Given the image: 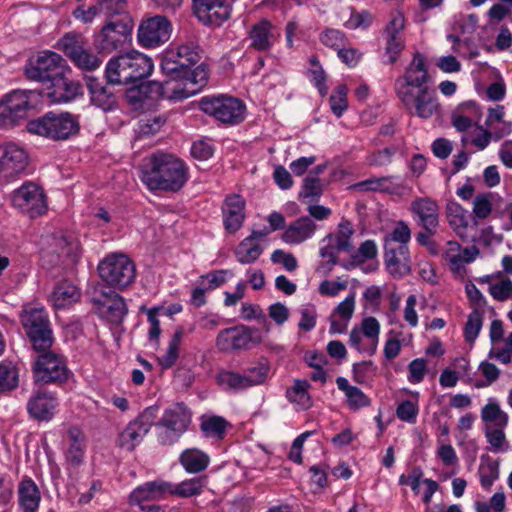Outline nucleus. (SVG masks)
Returning a JSON list of instances; mask_svg holds the SVG:
<instances>
[{
  "label": "nucleus",
  "instance_id": "obj_1",
  "mask_svg": "<svg viewBox=\"0 0 512 512\" xmlns=\"http://www.w3.org/2000/svg\"><path fill=\"white\" fill-rule=\"evenodd\" d=\"M429 81L426 59L416 53L404 74L394 84L399 101L410 115L429 119L439 114L440 104L435 91L428 87Z\"/></svg>",
  "mask_w": 512,
  "mask_h": 512
},
{
  "label": "nucleus",
  "instance_id": "obj_2",
  "mask_svg": "<svg viewBox=\"0 0 512 512\" xmlns=\"http://www.w3.org/2000/svg\"><path fill=\"white\" fill-rule=\"evenodd\" d=\"M141 181L151 191L178 192L188 181V168L176 156L154 153L141 165Z\"/></svg>",
  "mask_w": 512,
  "mask_h": 512
},
{
  "label": "nucleus",
  "instance_id": "obj_3",
  "mask_svg": "<svg viewBox=\"0 0 512 512\" xmlns=\"http://www.w3.org/2000/svg\"><path fill=\"white\" fill-rule=\"evenodd\" d=\"M153 70L152 59L138 51L112 57L105 69L108 84L126 85L148 77Z\"/></svg>",
  "mask_w": 512,
  "mask_h": 512
},
{
  "label": "nucleus",
  "instance_id": "obj_4",
  "mask_svg": "<svg viewBox=\"0 0 512 512\" xmlns=\"http://www.w3.org/2000/svg\"><path fill=\"white\" fill-rule=\"evenodd\" d=\"M27 130L32 134L51 140H66L78 133L79 122L74 115L68 112H47L43 116L29 121Z\"/></svg>",
  "mask_w": 512,
  "mask_h": 512
},
{
  "label": "nucleus",
  "instance_id": "obj_5",
  "mask_svg": "<svg viewBox=\"0 0 512 512\" xmlns=\"http://www.w3.org/2000/svg\"><path fill=\"white\" fill-rule=\"evenodd\" d=\"M20 318L35 351H45L52 347L54 342L53 333L48 314L43 308L26 307Z\"/></svg>",
  "mask_w": 512,
  "mask_h": 512
},
{
  "label": "nucleus",
  "instance_id": "obj_6",
  "mask_svg": "<svg viewBox=\"0 0 512 512\" xmlns=\"http://www.w3.org/2000/svg\"><path fill=\"white\" fill-rule=\"evenodd\" d=\"M191 423V412L184 403H175L165 409L159 421H154L157 438L162 445H171L179 440Z\"/></svg>",
  "mask_w": 512,
  "mask_h": 512
},
{
  "label": "nucleus",
  "instance_id": "obj_7",
  "mask_svg": "<svg viewBox=\"0 0 512 512\" xmlns=\"http://www.w3.org/2000/svg\"><path fill=\"white\" fill-rule=\"evenodd\" d=\"M100 278L109 286L123 289L135 279L136 268L133 261L125 254L112 253L98 265Z\"/></svg>",
  "mask_w": 512,
  "mask_h": 512
},
{
  "label": "nucleus",
  "instance_id": "obj_8",
  "mask_svg": "<svg viewBox=\"0 0 512 512\" xmlns=\"http://www.w3.org/2000/svg\"><path fill=\"white\" fill-rule=\"evenodd\" d=\"M201 59L199 46L189 41L176 49L168 50L161 61L162 71L172 80L186 78L190 68L196 65Z\"/></svg>",
  "mask_w": 512,
  "mask_h": 512
},
{
  "label": "nucleus",
  "instance_id": "obj_9",
  "mask_svg": "<svg viewBox=\"0 0 512 512\" xmlns=\"http://www.w3.org/2000/svg\"><path fill=\"white\" fill-rule=\"evenodd\" d=\"M133 30L131 16L123 19L110 20L101 28L95 37L96 47L104 53H112L124 48L130 41Z\"/></svg>",
  "mask_w": 512,
  "mask_h": 512
},
{
  "label": "nucleus",
  "instance_id": "obj_10",
  "mask_svg": "<svg viewBox=\"0 0 512 512\" xmlns=\"http://www.w3.org/2000/svg\"><path fill=\"white\" fill-rule=\"evenodd\" d=\"M40 354L33 365L34 380L44 384H62L69 377V369L62 355L50 349L38 351Z\"/></svg>",
  "mask_w": 512,
  "mask_h": 512
},
{
  "label": "nucleus",
  "instance_id": "obj_11",
  "mask_svg": "<svg viewBox=\"0 0 512 512\" xmlns=\"http://www.w3.org/2000/svg\"><path fill=\"white\" fill-rule=\"evenodd\" d=\"M200 109L218 121L235 125L243 121L245 106L234 98L228 96L204 97L199 103Z\"/></svg>",
  "mask_w": 512,
  "mask_h": 512
},
{
  "label": "nucleus",
  "instance_id": "obj_12",
  "mask_svg": "<svg viewBox=\"0 0 512 512\" xmlns=\"http://www.w3.org/2000/svg\"><path fill=\"white\" fill-rule=\"evenodd\" d=\"M158 408L147 407L137 418L130 421L122 432H120L117 444L120 448L133 451L150 431L157 418Z\"/></svg>",
  "mask_w": 512,
  "mask_h": 512
},
{
  "label": "nucleus",
  "instance_id": "obj_13",
  "mask_svg": "<svg viewBox=\"0 0 512 512\" xmlns=\"http://www.w3.org/2000/svg\"><path fill=\"white\" fill-rule=\"evenodd\" d=\"M65 63V60L59 54L45 51L26 65L25 74L30 80L48 85L53 79L65 72Z\"/></svg>",
  "mask_w": 512,
  "mask_h": 512
},
{
  "label": "nucleus",
  "instance_id": "obj_14",
  "mask_svg": "<svg viewBox=\"0 0 512 512\" xmlns=\"http://www.w3.org/2000/svg\"><path fill=\"white\" fill-rule=\"evenodd\" d=\"M32 92L15 90L0 100V128L16 126L27 116L33 107L29 98Z\"/></svg>",
  "mask_w": 512,
  "mask_h": 512
},
{
  "label": "nucleus",
  "instance_id": "obj_15",
  "mask_svg": "<svg viewBox=\"0 0 512 512\" xmlns=\"http://www.w3.org/2000/svg\"><path fill=\"white\" fill-rule=\"evenodd\" d=\"M12 203L30 218L40 216L47 210L44 191L33 182H26L16 189L12 194Z\"/></svg>",
  "mask_w": 512,
  "mask_h": 512
},
{
  "label": "nucleus",
  "instance_id": "obj_16",
  "mask_svg": "<svg viewBox=\"0 0 512 512\" xmlns=\"http://www.w3.org/2000/svg\"><path fill=\"white\" fill-rule=\"evenodd\" d=\"M92 301L99 316L113 324H120L128 311L123 297L105 287L95 291Z\"/></svg>",
  "mask_w": 512,
  "mask_h": 512
},
{
  "label": "nucleus",
  "instance_id": "obj_17",
  "mask_svg": "<svg viewBox=\"0 0 512 512\" xmlns=\"http://www.w3.org/2000/svg\"><path fill=\"white\" fill-rule=\"evenodd\" d=\"M261 342L262 336L258 330L247 326L226 328L220 331L216 338V346L223 352L246 349L250 343Z\"/></svg>",
  "mask_w": 512,
  "mask_h": 512
},
{
  "label": "nucleus",
  "instance_id": "obj_18",
  "mask_svg": "<svg viewBox=\"0 0 512 512\" xmlns=\"http://www.w3.org/2000/svg\"><path fill=\"white\" fill-rule=\"evenodd\" d=\"M45 243L47 247L42 251V259L52 256L49 262L53 265H57L61 258H69L74 262L80 255V244L72 235L58 232L48 236Z\"/></svg>",
  "mask_w": 512,
  "mask_h": 512
},
{
  "label": "nucleus",
  "instance_id": "obj_19",
  "mask_svg": "<svg viewBox=\"0 0 512 512\" xmlns=\"http://www.w3.org/2000/svg\"><path fill=\"white\" fill-rule=\"evenodd\" d=\"M27 152L14 143L0 145V179L10 180L23 174L28 166Z\"/></svg>",
  "mask_w": 512,
  "mask_h": 512
},
{
  "label": "nucleus",
  "instance_id": "obj_20",
  "mask_svg": "<svg viewBox=\"0 0 512 512\" xmlns=\"http://www.w3.org/2000/svg\"><path fill=\"white\" fill-rule=\"evenodd\" d=\"M60 45L64 54L80 69L92 71L101 64V60L85 48L81 36L66 34Z\"/></svg>",
  "mask_w": 512,
  "mask_h": 512
},
{
  "label": "nucleus",
  "instance_id": "obj_21",
  "mask_svg": "<svg viewBox=\"0 0 512 512\" xmlns=\"http://www.w3.org/2000/svg\"><path fill=\"white\" fill-rule=\"evenodd\" d=\"M171 35V24L164 16H155L143 21L138 29V40L144 47L153 48L167 42Z\"/></svg>",
  "mask_w": 512,
  "mask_h": 512
},
{
  "label": "nucleus",
  "instance_id": "obj_22",
  "mask_svg": "<svg viewBox=\"0 0 512 512\" xmlns=\"http://www.w3.org/2000/svg\"><path fill=\"white\" fill-rule=\"evenodd\" d=\"M46 90V95L52 103H64L81 94V85L70 77V71L66 68L65 72L47 85Z\"/></svg>",
  "mask_w": 512,
  "mask_h": 512
},
{
  "label": "nucleus",
  "instance_id": "obj_23",
  "mask_svg": "<svg viewBox=\"0 0 512 512\" xmlns=\"http://www.w3.org/2000/svg\"><path fill=\"white\" fill-rule=\"evenodd\" d=\"M384 263L393 277L402 278L411 272V259L407 245L384 244Z\"/></svg>",
  "mask_w": 512,
  "mask_h": 512
},
{
  "label": "nucleus",
  "instance_id": "obj_24",
  "mask_svg": "<svg viewBox=\"0 0 512 512\" xmlns=\"http://www.w3.org/2000/svg\"><path fill=\"white\" fill-rule=\"evenodd\" d=\"M195 14L200 21L219 26L230 17V6L225 0H193Z\"/></svg>",
  "mask_w": 512,
  "mask_h": 512
},
{
  "label": "nucleus",
  "instance_id": "obj_25",
  "mask_svg": "<svg viewBox=\"0 0 512 512\" xmlns=\"http://www.w3.org/2000/svg\"><path fill=\"white\" fill-rule=\"evenodd\" d=\"M410 210L423 230H437L439 226V206L429 197L417 198L411 202Z\"/></svg>",
  "mask_w": 512,
  "mask_h": 512
},
{
  "label": "nucleus",
  "instance_id": "obj_26",
  "mask_svg": "<svg viewBox=\"0 0 512 512\" xmlns=\"http://www.w3.org/2000/svg\"><path fill=\"white\" fill-rule=\"evenodd\" d=\"M245 199L239 194L228 195L222 205L223 224L229 233L237 232L245 219Z\"/></svg>",
  "mask_w": 512,
  "mask_h": 512
},
{
  "label": "nucleus",
  "instance_id": "obj_27",
  "mask_svg": "<svg viewBox=\"0 0 512 512\" xmlns=\"http://www.w3.org/2000/svg\"><path fill=\"white\" fill-rule=\"evenodd\" d=\"M56 407L57 399L55 395L43 389L35 391L27 403L28 413L39 421L52 419Z\"/></svg>",
  "mask_w": 512,
  "mask_h": 512
},
{
  "label": "nucleus",
  "instance_id": "obj_28",
  "mask_svg": "<svg viewBox=\"0 0 512 512\" xmlns=\"http://www.w3.org/2000/svg\"><path fill=\"white\" fill-rule=\"evenodd\" d=\"M185 80V87L179 85L172 88L169 99H184L198 92L208 81V71L204 65H199L195 69L190 68V73L186 78H178Z\"/></svg>",
  "mask_w": 512,
  "mask_h": 512
},
{
  "label": "nucleus",
  "instance_id": "obj_29",
  "mask_svg": "<svg viewBox=\"0 0 512 512\" xmlns=\"http://www.w3.org/2000/svg\"><path fill=\"white\" fill-rule=\"evenodd\" d=\"M87 88L91 102L104 111H110L117 106V98L114 90L108 83L104 84L98 78L87 77Z\"/></svg>",
  "mask_w": 512,
  "mask_h": 512
},
{
  "label": "nucleus",
  "instance_id": "obj_30",
  "mask_svg": "<svg viewBox=\"0 0 512 512\" xmlns=\"http://www.w3.org/2000/svg\"><path fill=\"white\" fill-rule=\"evenodd\" d=\"M250 47L261 52L270 50L277 35L275 27L266 19H262L255 23L249 31Z\"/></svg>",
  "mask_w": 512,
  "mask_h": 512
},
{
  "label": "nucleus",
  "instance_id": "obj_31",
  "mask_svg": "<svg viewBox=\"0 0 512 512\" xmlns=\"http://www.w3.org/2000/svg\"><path fill=\"white\" fill-rule=\"evenodd\" d=\"M317 225L308 216H303L292 222L283 232L282 240L287 244H300L311 238Z\"/></svg>",
  "mask_w": 512,
  "mask_h": 512
},
{
  "label": "nucleus",
  "instance_id": "obj_32",
  "mask_svg": "<svg viewBox=\"0 0 512 512\" xmlns=\"http://www.w3.org/2000/svg\"><path fill=\"white\" fill-rule=\"evenodd\" d=\"M397 176L389 175L382 177H372L358 182L352 186L358 191L385 192L389 194H398L404 186L398 182Z\"/></svg>",
  "mask_w": 512,
  "mask_h": 512
},
{
  "label": "nucleus",
  "instance_id": "obj_33",
  "mask_svg": "<svg viewBox=\"0 0 512 512\" xmlns=\"http://www.w3.org/2000/svg\"><path fill=\"white\" fill-rule=\"evenodd\" d=\"M170 482L156 480L147 482L134 489L129 496V503L139 505L143 501L160 499L167 495Z\"/></svg>",
  "mask_w": 512,
  "mask_h": 512
},
{
  "label": "nucleus",
  "instance_id": "obj_34",
  "mask_svg": "<svg viewBox=\"0 0 512 512\" xmlns=\"http://www.w3.org/2000/svg\"><path fill=\"white\" fill-rule=\"evenodd\" d=\"M41 493L37 484L29 477H24L18 485V502L24 512H37Z\"/></svg>",
  "mask_w": 512,
  "mask_h": 512
},
{
  "label": "nucleus",
  "instance_id": "obj_35",
  "mask_svg": "<svg viewBox=\"0 0 512 512\" xmlns=\"http://www.w3.org/2000/svg\"><path fill=\"white\" fill-rule=\"evenodd\" d=\"M170 84L166 81L164 83L158 81H149L145 84H141L136 89H130L127 92V98L129 102L136 104L142 102L145 99L158 100L163 97H167L165 92V86Z\"/></svg>",
  "mask_w": 512,
  "mask_h": 512
},
{
  "label": "nucleus",
  "instance_id": "obj_36",
  "mask_svg": "<svg viewBox=\"0 0 512 512\" xmlns=\"http://www.w3.org/2000/svg\"><path fill=\"white\" fill-rule=\"evenodd\" d=\"M69 447L66 451V461L73 467L79 466L84 459L85 438L82 431L77 427H70L67 431Z\"/></svg>",
  "mask_w": 512,
  "mask_h": 512
},
{
  "label": "nucleus",
  "instance_id": "obj_37",
  "mask_svg": "<svg viewBox=\"0 0 512 512\" xmlns=\"http://www.w3.org/2000/svg\"><path fill=\"white\" fill-rule=\"evenodd\" d=\"M311 388L307 380L295 379L293 385L286 390V397L299 409L307 410L312 406V399L309 394Z\"/></svg>",
  "mask_w": 512,
  "mask_h": 512
},
{
  "label": "nucleus",
  "instance_id": "obj_38",
  "mask_svg": "<svg viewBox=\"0 0 512 512\" xmlns=\"http://www.w3.org/2000/svg\"><path fill=\"white\" fill-rule=\"evenodd\" d=\"M217 384L228 392H241L251 388L245 376L233 370H221L216 375Z\"/></svg>",
  "mask_w": 512,
  "mask_h": 512
},
{
  "label": "nucleus",
  "instance_id": "obj_39",
  "mask_svg": "<svg viewBox=\"0 0 512 512\" xmlns=\"http://www.w3.org/2000/svg\"><path fill=\"white\" fill-rule=\"evenodd\" d=\"M336 384L338 389L345 393L350 408L359 409L370 404L368 396L358 387L350 385L346 378L337 377Z\"/></svg>",
  "mask_w": 512,
  "mask_h": 512
},
{
  "label": "nucleus",
  "instance_id": "obj_40",
  "mask_svg": "<svg viewBox=\"0 0 512 512\" xmlns=\"http://www.w3.org/2000/svg\"><path fill=\"white\" fill-rule=\"evenodd\" d=\"M51 297L55 307L64 308L78 301L80 292L71 282L62 281L54 288Z\"/></svg>",
  "mask_w": 512,
  "mask_h": 512
},
{
  "label": "nucleus",
  "instance_id": "obj_41",
  "mask_svg": "<svg viewBox=\"0 0 512 512\" xmlns=\"http://www.w3.org/2000/svg\"><path fill=\"white\" fill-rule=\"evenodd\" d=\"M179 461L189 473H199L209 464V457L198 449H186L180 455Z\"/></svg>",
  "mask_w": 512,
  "mask_h": 512
},
{
  "label": "nucleus",
  "instance_id": "obj_42",
  "mask_svg": "<svg viewBox=\"0 0 512 512\" xmlns=\"http://www.w3.org/2000/svg\"><path fill=\"white\" fill-rule=\"evenodd\" d=\"M167 119L163 114L144 113L138 120L137 132L139 136H152L158 133L165 125Z\"/></svg>",
  "mask_w": 512,
  "mask_h": 512
},
{
  "label": "nucleus",
  "instance_id": "obj_43",
  "mask_svg": "<svg viewBox=\"0 0 512 512\" xmlns=\"http://www.w3.org/2000/svg\"><path fill=\"white\" fill-rule=\"evenodd\" d=\"M203 487L204 481L202 478H192L176 485L170 483V487L166 491L167 495L189 498L201 494Z\"/></svg>",
  "mask_w": 512,
  "mask_h": 512
},
{
  "label": "nucleus",
  "instance_id": "obj_44",
  "mask_svg": "<svg viewBox=\"0 0 512 512\" xmlns=\"http://www.w3.org/2000/svg\"><path fill=\"white\" fill-rule=\"evenodd\" d=\"M184 336V329L178 327L166 349V352L158 358V363L163 369L171 368L179 357V348Z\"/></svg>",
  "mask_w": 512,
  "mask_h": 512
},
{
  "label": "nucleus",
  "instance_id": "obj_45",
  "mask_svg": "<svg viewBox=\"0 0 512 512\" xmlns=\"http://www.w3.org/2000/svg\"><path fill=\"white\" fill-rule=\"evenodd\" d=\"M98 3L99 14L105 18L106 22L130 16L127 11V0H98Z\"/></svg>",
  "mask_w": 512,
  "mask_h": 512
},
{
  "label": "nucleus",
  "instance_id": "obj_46",
  "mask_svg": "<svg viewBox=\"0 0 512 512\" xmlns=\"http://www.w3.org/2000/svg\"><path fill=\"white\" fill-rule=\"evenodd\" d=\"M263 248L250 239H243L234 251V255L241 264L254 263L262 254Z\"/></svg>",
  "mask_w": 512,
  "mask_h": 512
},
{
  "label": "nucleus",
  "instance_id": "obj_47",
  "mask_svg": "<svg viewBox=\"0 0 512 512\" xmlns=\"http://www.w3.org/2000/svg\"><path fill=\"white\" fill-rule=\"evenodd\" d=\"M481 419L485 423L494 424L495 427H506L508 424V415L501 410L494 399H489L488 403L482 408Z\"/></svg>",
  "mask_w": 512,
  "mask_h": 512
},
{
  "label": "nucleus",
  "instance_id": "obj_48",
  "mask_svg": "<svg viewBox=\"0 0 512 512\" xmlns=\"http://www.w3.org/2000/svg\"><path fill=\"white\" fill-rule=\"evenodd\" d=\"M359 330L363 333V335L370 340L369 346V354L373 355L376 352L378 341H379V333H380V323L375 317H366L362 320L361 326Z\"/></svg>",
  "mask_w": 512,
  "mask_h": 512
},
{
  "label": "nucleus",
  "instance_id": "obj_49",
  "mask_svg": "<svg viewBox=\"0 0 512 512\" xmlns=\"http://www.w3.org/2000/svg\"><path fill=\"white\" fill-rule=\"evenodd\" d=\"M483 310H479L477 307L468 315L467 322L464 327V338L468 343H474L479 335V332L483 325Z\"/></svg>",
  "mask_w": 512,
  "mask_h": 512
},
{
  "label": "nucleus",
  "instance_id": "obj_50",
  "mask_svg": "<svg viewBox=\"0 0 512 512\" xmlns=\"http://www.w3.org/2000/svg\"><path fill=\"white\" fill-rule=\"evenodd\" d=\"M228 422L220 416H212L202 421L201 430L206 437L222 439Z\"/></svg>",
  "mask_w": 512,
  "mask_h": 512
},
{
  "label": "nucleus",
  "instance_id": "obj_51",
  "mask_svg": "<svg viewBox=\"0 0 512 512\" xmlns=\"http://www.w3.org/2000/svg\"><path fill=\"white\" fill-rule=\"evenodd\" d=\"M270 367L267 363L259 362L245 368L242 374L247 379L250 387L262 385L269 374Z\"/></svg>",
  "mask_w": 512,
  "mask_h": 512
},
{
  "label": "nucleus",
  "instance_id": "obj_52",
  "mask_svg": "<svg viewBox=\"0 0 512 512\" xmlns=\"http://www.w3.org/2000/svg\"><path fill=\"white\" fill-rule=\"evenodd\" d=\"M322 193L323 185L319 177H316L315 175H307L303 180L299 198L315 201L320 198Z\"/></svg>",
  "mask_w": 512,
  "mask_h": 512
},
{
  "label": "nucleus",
  "instance_id": "obj_53",
  "mask_svg": "<svg viewBox=\"0 0 512 512\" xmlns=\"http://www.w3.org/2000/svg\"><path fill=\"white\" fill-rule=\"evenodd\" d=\"M353 233L354 229L349 221L345 220L339 223L338 232L334 234V241L339 251L351 252L353 250L351 244V236Z\"/></svg>",
  "mask_w": 512,
  "mask_h": 512
},
{
  "label": "nucleus",
  "instance_id": "obj_54",
  "mask_svg": "<svg viewBox=\"0 0 512 512\" xmlns=\"http://www.w3.org/2000/svg\"><path fill=\"white\" fill-rule=\"evenodd\" d=\"M18 385V373L11 363H0V392L10 391Z\"/></svg>",
  "mask_w": 512,
  "mask_h": 512
},
{
  "label": "nucleus",
  "instance_id": "obj_55",
  "mask_svg": "<svg viewBox=\"0 0 512 512\" xmlns=\"http://www.w3.org/2000/svg\"><path fill=\"white\" fill-rule=\"evenodd\" d=\"M411 239V230L404 221H399L392 232L385 236L384 244L390 246L407 245Z\"/></svg>",
  "mask_w": 512,
  "mask_h": 512
},
{
  "label": "nucleus",
  "instance_id": "obj_56",
  "mask_svg": "<svg viewBox=\"0 0 512 512\" xmlns=\"http://www.w3.org/2000/svg\"><path fill=\"white\" fill-rule=\"evenodd\" d=\"M346 95V86L338 85L330 96V108L337 117H340L348 107Z\"/></svg>",
  "mask_w": 512,
  "mask_h": 512
},
{
  "label": "nucleus",
  "instance_id": "obj_57",
  "mask_svg": "<svg viewBox=\"0 0 512 512\" xmlns=\"http://www.w3.org/2000/svg\"><path fill=\"white\" fill-rule=\"evenodd\" d=\"M322 44L336 51L348 44L345 34L336 29H326L320 36Z\"/></svg>",
  "mask_w": 512,
  "mask_h": 512
},
{
  "label": "nucleus",
  "instance_id": "obj_58",
  "mask_svg": "<svg viewBox=\"0 0 512 512\" xmlns=\"http://www.w3.org/2000/svg\"><path fill=\"white\" fill-rule=\"evenodd\" d=\"M505 427H495L494 429L486 428L485 436L492 446L493 450L498 451H506V437L503 431Z\"/></svg>",
  "mask_w": 512,
  "mask_h": 512
},
{
  "label": "nucleus",
  "instance_id": "obj_59",
  "mask_svg": "<svg viewBox=\"0 0 512 512\" xmlns=\"http://www.w3.org/2000/svg\"><path fill=\"white\" fill-rule=\"evenodd\" d=\"M489 293L495 300L500 302L512 299V281L506 278L499 283L491 285Z\"/></svg>",
  "mask_w": 512,
  "mask_h": 512
},
{
  "label": "nucleus",
  "instance_id": "obj_60",
  "mask_svg": "<svg viewBox=\"0 0 512 512\" xmlns=\"http://www.w3.org/2000/svg\"><path fill=\"white\" fill-rule=\"evenodd\" d=\"M241 317L245 320L257 319L263 325L265 331L269 332L266 315L258 305L243 303L241 307Z\"/></svg>",
  "mask_w": 512,
  "mask_h": 512
},
{
  "label": "nucleus",
  "instance_id": "obj_61",
  "mask_svg": "<svg viewBox=\"0 0 512 512\" xmlns=\"http://www.w3.org/2000/svg\"><path fill=\"white\" fill-rule=\"evenodd\" d=\"M418 411V406L415 402L405 400L398 405L396 415L401 421L414 423L416 421Z\"/></svg>",
  "mask_w": 512,
  "mask_h": 512
},
{
  "label": "nucleus",
  "instance_id": "obj_62",
  "mask_svg": "<svg viewBox=\"0 0 512 512\" xmlns=\"http://www.w3.org/2000/svg\"><path fill=\"white\" fill-rule=\"evenodd\" d=\"M405 26V19L401 13L391 15V19L384 29L385 38H402L401 31Z\"/></svg>",
  "mask_w": 512,
  "mask_h": 512
},
{
  "label": "nucleus",
  "instance_id": "obj_63",
  "mask_svg": "<svg viewBox=\"0 0 512 512\" xmlns=\"http://www.w3.org/2000/svg\"><path fill=\"white\" fill-rule=\"evenodd\" d=\"M462 251L461 245L457 241H449L445 251V259L449 263L453 271L459 272L461 270L460 252Z\"/></svg>",
  "mask_w": 512,
  "mask_h": 512
},
{
  "label": "nucleus",
  "instance_id": "obj_64",
  "mask_svg": "<svg viewBox=\"0 0 512 512\" xmlns=\"http://www.w3.org/2000/svg\"><path fill=\"white\" fill-rule=\"evenodd\" d=\"M427 364L423 358H417L408 365V380L413 384L420 383L426 374Z\"/></svg>",
  "mask_w": 512,
  "mask_h": 512
}]
</instances>
